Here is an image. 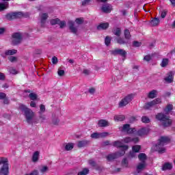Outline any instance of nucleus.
Instances as JSON below:
<instances>
[{
  "label": "nucleus",
  "instance_id": "f257e3e1",
  "mask_svg": "<svg viewBox=\"0 0 175 175\" xmlns=\"http://www.w3.org/2000/svg\"><path fill=\"white\" fill-rule=\"evenodd\" d=\"M19 109L21 111H23L27 124H32L35 122V112L32 109L23 104L19 106Z\"/></svg>",
  "mask_w": 175,
  "mask_h": 175
},
{
  "label": "nucleus",
  "instance_id": "f03ea898",
  "mask_svg": "<svg viewBox=\"0 0 175 175\" xmlns=\"http://www.w3.org/2000/svg\"><path fill=\"white\" fill-rule=\"evenodd\" d=\"M170 142V138L167 137H161L159 139V142L156 145V150L159 152V154H163V152H165L166 149L163 146H166L167 143Z\"/></svg>",
  "mask_w": 175,
  "mask_h": 175
},
{
  "label": "nucleus",
  "instance_id": "7ed1b4c3",
  "mask_svg": "<svg viewBox=\"0 0 175 175\" xmlns=\"http://www.w3.org/2000/svg\"><path fill=\"white\" fill-rule=\"evenodd\" d=\"M8 162V159L5 157H0V165H1L0 175L9 174V163Z\"/></svg>",
  "mask_w": 175,
  "mask_h": 175
},
{
  "label": "nucleus",
  "instance_id": "20e7f679",
  "mask_svg": "<svg viewBox=\"0 0 175 175\" xmlns=\"http://www.w3.org/2000/svg\"><path fill=\"white\" fill-rule=\"evenodd\" d=\"M156 118L157 120H158L159 121H161L162 124L164 126H170V125H172V120L170 118H169V116L159 113L156 116Z\"/></svg>",
  "mask_w": 175,
  "mask_h": 175
},
{
  "label": "nucleus",
  "instance_id": "39448f33",
  "mask_svg": "<svg viewBox=\"0 0 175 175\" xmlns=\"http://www.w3.org/2000/svg\"><path fill=\"white\" fill-rule=\"evenodd\" d=\"M112 145L113 147H117L118 148H122L120 152H119V157H122V155L125 154V151L128 150V146L124 145L121 141H116L113 142Z\"/></svg>",
  "mask_w": 175,
  "mask_h": 175
},
{
  "label": "nucleus",
  "instance_id": "423d86ee",
  "mask_svg": "<svg viewBox=\"0 0 175 175\" xmlns=\"http://www.w3.org/2000/svg\"><path fill=\"white\" fill-rule=\"evenodd\" d=\"M134 96L133 94H129L126 97H124L123 99H122L119 103V107H125L128 103L130 102H132V100L133 99Z\"/></svg>",
  "mask_w": 175,
  "mask_h": 175
},
{
  "label": "nucleus",
  "instance_id": "0eeeda50",
  "mask_svg": "<svg viewBox=\"0 0 175 175\" xmlns=\"http://www.w3.org/2000/svg\"><path fill=\"white\" fill-rule=\"evenodd\" d=\"M23 40V36L20 33H14L12 34V44H20Z\"/></svg>",
  "mask_w": 175,
  "mask_h": 175
},
{
  "label": "nucleus",
  "instance_id": "6e6552de",
  "mask_svg": "<svg viewBox=\"0 0 175 175\" xmlns=\"http://www.w3.org/2000/svg\"><path fill=\"white\" fill-rule=\"evenodd\" d=\"M49 18V14L47 13H42L40 14V25L42 28L46 27V21Z\"/></svg>",
  "mask_w": 175,
  "mask_h": 175
},
{
  "label": "nucleus",
  "instance_id": "1a4fd4ad",
  "mask_svg": "<svg viewBox=\"0 0 175 175\" xmlns=\"http://www.w3.org/2000/svg\"><path fill=\"white\" fill-rule=\"evenodd\" d=\"M24 16L23 12H12L11 14H8L6 15L7 20H14V18H20V17H23Z\"/></svg>",
  "mask_w": 175,
  "mask_h": 175
},
{
  "label": "nucleus",
  "instance_id": "9d476101",
  "mask_svg": "<svg viewBox=\"0 0 175 175\" xmlns=\"http://www.w3.org/2000/svg\"><path fill=\"white\" fill-rule=\"evenodd\" d=\"M161 103V98H156L152 101L148 102L144 105L145 109H151L152 106H155V105H158Z\"/></svg>",
  "mask_w": 175,
  "mask_h": 175
},
{
  "label": "nucleus",
  "instance_id": "9b49d317",
  "mask_svg": "<svg viewBox=\"0 0 175 175\" xmlns=\"http://www.w3.org/2000/svg\"><path fill=\"white\" fill-rule=\"evenodd\" d=\"M121 131L123 132H126L127 133H136V129H131V125L129 124H124L123 125Z\"/></svg>",
  "mask_w": 175,
  "mask_h": 175
},
{
  "label": "nucleus",
  "instance_id": "f8f14e48",
  "mask_svg": "<svg viewBox=\"0 0 175 175\" xmlns=\"http://www.w3.org/2000/svg\"><path fill=\"white\" fill-rule=\"evenodd\" d=\"M148 132H150V129L144 127L138 130L136 133V135L137 136H146V135H148Z\"/></svg>",
  "mask_w": 175,
  "mask_h": 175
},
{
  "label": "nucleus",
  "instance_id": "ddd939ff",
  "mask_svg": "<svg viewBox=\"0 0 175 175\" xmlns=\"http://www.w3.org/2000/svg\"><path fill=\"white\" fill-rule=\"evenodd\" d=\"M174 77V72L170 71L167 74V77L164 78L165 81H166L168 84H170V83H173V79Z\"/></svg>",
  "mask_w": 175,
  "mask_h": 175
},
{
  "label": "nucleus",
  "instance_id": "4468645a",
  "mask_svg": "<svg viewBox=\"0 0 175 175\" xmlns=\"http://www.w3.org/2000/svg\"><path fill=\"white\" fill-rule=\"evenodd\" d=\"M140 148H142V146L139 145H135L132 147V152H130L129 157L131 158H133L136 157V152H139L140 151Z\"/></svg>",
  "mask_w": 175,
  "mask_h": 175
},
{
  "label": "nucleus",
  "instance_id": "2eb2a0df",
  "mask_svg": "<svg viewBox=\"0 0 175 175\" xmlns=\"http://www.w3.org/2000/svg\"><path fill=\"white\" fill-rule=\"evenodd\" d=\"M101 10L103 13H110L113 10V8L110 4H104L101 8Z\"/></svg>",
  "mask_w": 175,
  "mask_h": 175
},
{
  "label": "nucleus",
  "instance_id": "dca6fc26",
  "mask_svg": "<svg viewBox=\"0 0 175 175\" xmlns=\"http://www.w3.org/2000/svg\"><path fill=\"white\" fill-rule=\"evenodd\" d=\"M112 54L113 55H122V57H125L126 55V51L124 49H115L112 51Z\"/></svg>",
  "mask_w": 175,
  "mask_h": 175
},
{
  "label": "nucleus",
  "instance_id": "f3484780",
  "mask_svg": "<svg viewBox=\"0 0 175 175\" xmlns=\"http://www.w3.org/2000/svg\"><path fill=\"white\" fill-rule=\"evenodd\" d=\"M98 125L100 128H105V126H109L110 123H109V121L102 119L98 120Z\"/></svg>",
  "mask_w": 175,
  "mask_h": 175
},
{
  "label": "nucleus",
  "instance_id": "a211bd4d",
  "mask_svg": "<svg viewBox=\"0 0 175 175\" xmlns=\"http://www.w3.org/2000/svg\"><path fill=\"white\" fill-rule=\"evenodd\" d=\"M69 28L72 33H77V27H75V22L70 21H68Z\"/></svg>",
  "mask_w": 175,
  "mask_h": 175
},
{
  "label": "nucleus",
  "instance_id": "6ab92c4d",
  "mask_svg": "<svg viewBox=\"0 0 175 175\" xmlns=\"http://www.w3.org/2000/svg\"><path fill=\"white\" fill-rule=\"evenodd\" d=\"M123 142H124V143H131V142H133V143H139V137L132 138L127 137L123 139Z\"/></svg>",
  "mask_w": 175,
  "mask_h": 175
},
{
  "label": "nucleus",
  "instance_id": "aec40b11",
  "mask_svg": "<svg viewBox=\"0 0 175 175\" xmlns=\"http://www.w3.org/2000/svg\"><path fill=\"white\" fill-rule=\"evenodd\" d=\"M88 144H90V141L88 140L79 141L77 143V147H79V148H81L83 147H87Z\"/></svg>",
  "mask_w": 175,
  "mask_h": 175
},
{
  "label": "nucleus",
  "instance_id": "412c9836",
  "mask_svg": "<svg viewBox=\"0 0 175 175\" xmlns=\"http://www.w3.org/2000/svg\"><path fill=\"white\" fill-rule=\"evenodd\" d=\"M118 155H120V152L109 154L108 156H107V161H114V159H116V158H117L118 157H121Z\"/></svg>",
  "mask_w": 175,
  "mask_h": 175
},
{
  "label": "nucleus",
  "instance_id": "4be33fe9",
  "mask_svg": "<svg viewBox=\"0 0 175 175\" xmlns=\"http://www.w3.org/2000/svg\"><path fill=\"white\" fill-rule=\"evenodd\" d=\"M157 94L158 92L155 90H153L148 93V98H149L150 99H154V98H157Z\"/></svg>",
  "mask_w": 175,
  "mask_h": 175
},
{
  "label": "nucleus",
  "instance_id": "5701e85b",
  "mask_svg": "<svg viewBox=\"0 0 175 175\" xmlns=\"http://www.w3.org/2000/svg\"><path fill=\"white\" fill-rule=\"evenodd\" d=\"M40 152H39V151H36L32 156V161L34 163L38 162V161H39V155H40Z\"/></svg>",
  "mask_w": 175,
  "mask_h": 175
},
{
  "label": "nucleus",
  "instance_id": "b1692460",
  "mask_svg": "<svg viewBox=\"0 0 175 175\" xmlns=\"http://www.w3.org/2000/svg\"><path fill=\"white\" fill-rule=\"evenodd\" d=\"M144 167H146V162L139 163L137 166V170L138 173H139V172H142V170H143Z\"/></svg>",
  "mask_w": 175,
  "mask_h": 175
},
{
  "label": "nucleus",
  "instance_id": "393cba45",
  "mask_svg": "<svg viewBox=\"0 0 175 175\" xmlns=\"http://www.w3.org/2000/svg\"><path fill=\"white\" fill-rule=\"evenodd\" d=\"M150 25L152 27H157V25H159V18H154L152 19L150 21Z\"/></svg>",
  "mask_w": 175,
  "mask_h": 175
},
{
  "label": "nucleus",
  "instance_id": "a878e982",
  "mask_svg": "<svg viewBox=\"0 0 175 175\" xmlns=\"http://www.w3.org/2000/svg\"><path fill=\"white\" fill-rule=\"evenodd\" d=\"M114 121H124L125 120V116L124 115H116L113 118Z\"/></svg>",
  "mask_w": 175,
  "mask_h": 175
},
{
  "label": "nucleus",
  "instance_id": "bb28decb",
  "mask_svg": "<svg viewBox=\"0 0 175 175\" xmlns=\"http://www.w3.org/2000/svg\"><path fill=\"white\" fill-rule=\"evenodd\" d=\"M173 167V165L170 163H166L163 165L162 170H170Z\"/></svg>",
  "mask_w": 175,
  "mask_h": 175
},
{
  "label": "nucleus",
  "instance_id": "cd10ccee",
  "mask_svg": "<svg viewBox=\"0 0 175 175\" xmlns=\"http://www.w3.org/2000/svg\"><path fill=\"white\" fill-rule=\"evenodd\" d=\"M74 147H75V144L68 143L65 146V150L66 151H70V150H73Z\"/></svg>",
  "mask_w": 175,
  "mask_h": 175
},
{
  "label": "nucleus",
  "instance_id": "c85d7f7f",
  "mask_svg": "<svg viewBox=\"0 0 175 175\" xmlns=\"http://www.w3.org/2000/svg\"><path fill=\"white\" fill-rule=\"evenodd\" d=\"M107 28H109V23H100L97 27V29H107Z\"/></svg>",
  "mask_w": 175,
  "mask_h": 175
},
{
  "label": "nucleus",
  "instance_id": "c756f323",
  "mask_svg": "<svg viewBox=\"0 0 175 175\" xmlns=\"http://www.w3.org/2000/svg\"><path fill=\"white\" fill-rule=\"evenodd\" d=\"M138 158L141 162H146V159H147V155L144 153H140L138 155Z\"/></svg>",
  "mask_w": 175,
  "mask_h": 175
},
{
  "label": "nucleus",
  "instance_id": "7c9ffc66",
  "mask_svg": "<svg viewBox=\"0 0 175 175\" xmlns=\"http://www.w3.org/2000/svg\"><path fill=\"white\" fill-rule=\"evenodd\" d=\"M9 8V3H0V10H5V9H8Z\"/></svg>",
  "mask_w": 175,
  "mask_h": 175
},
{
  "label": "nucleus",
  "instance_id": "2f4dec72",
  "mask_svg": "<svg viewBox=\"0 0 175 175\" xmlns=\"http://www.w3.org/2000/svg\"><path fill=\"white\" fill-rule=\"evenodd\" d=\"M17 53V50L12 49V50H8L5 51V55H14Z\"/></svg>",
  "mask_w": 175,
  "mask_h": 175
},
{
  "label": "nucleus",
  "instance_id": "473e14b6",
  "mask_svg": "<svg viewBox=\"0 0 175 175\" xmlns=\"http://www.w3.org/2000/svg\"><path fill=\"white\" fill-rule=\"evenodd\" d=\"M167 65H169V59H163L161 62V66L162 68H165Z\"/></svg>",
  "mask_w": 175,
  "mask_h": 175
},
{
  "label": "nucleus",
  "instance_id": "72a5a7b5",
  "mask_svg": "<svg viewBox=\"0 0 175 175\" xmlns=\"http://www.w3.org/2000/svg\"><path fill=\"white\" fill-rule=\"evenodd\" d=\"M90 173L88 168H84L82 171L79 172L77 175H87Z\"/></svg>",
  "mask_w": 175,
  "mask_h": 175
},
{
  "label": "nucleus",
  "instance_id": "f704fd0d",
  "mask_svg": "<svg viewBox=\"0 0 175 175\" xmlns=\"http://www.w3.org/2000/svg\"><path fill=\"white\" fill-rule=\"evenodd\" d=\"M44 111H46V106H44V105L41 104L40 105V111L38 112V114H44Z\"/></svg>",
  "mask_w": 175,
  "mask_h": 175
},
{
  "label": "nucleus",
  "instance_id": "c9c22d12",
  "mask_svg": "<svg viewBox=\"0 0 175 175\" xmlns=\"http://www.w3.org/2000/svg\"><path fill=\"white\" fill-rule=\"evenodd\" d=\"M90 137L92 139H100V133H93L91 134Z\"/></svg>",
  "mask_w": 175,
  "mask_h": 175
},
{
  "label": "nucleus",
  "instance_id": "e433bc0d",
  "mask_svg": "<svg viewBox=\"0 0 175 175\" xmlns=\"http://www.w3.org/2000/svg\"><path fill=\"white\" fill-rule=\"evenodd\" d=\"M29 98H30L31 100H36V99H38V95L35 93H30L29 94Z\"/></svg>",
  "mask_w": 175,
  "mask_h": 175
},
{
  "label": "nucleus",
  "instance_id": "4c0bfd02",
  "mask_svg": "<svg viewBox=\"0 0 175 175\" xmlns=\"http://www.w3.org/2000/svg\"><path fill=\"white\" fill-rule=\"evenodd\" d=\"M39 120L41 123L46 121V116L44 113H39Z\"/></svg>",
  "mask_w": 175,
  "mask_h": 175
},
{
  "label": "nucleus",
  "instance_id": "58836bf2",
  "mask_svg": "<svg viewBox=\"0 0 175 175\" xmlns=\"http://www.w3.org/2000/svg\"><path fill=\"white\" fill-rule=\"evenodd\" d=\"M171 110H173V105L169 104L167 105V107L164 109V111H165V113H169V111H171Z\"/></svg>",
  "mask_w": 175,
  "mask_h": 175
},
{
  "label": "nucleus",
  "instance_id": "ea45409f",
  "mask_svg": "<svg viewBox=\"0 0 175 175\" xmlns=\"http://www.w3.org/2000/svg\"><path fill=\"white\" fill-rule=\"evenodd\" d=\"M124 36H125V39H127V40L131 39V33L129 32V30L128 29L124 30Z\"/></svg>",
  "mask_w": 175,
  "mask_h": 175
},
{
  "label": "nucleus",
  "instance_id": "a19ab883",
  "mask_svg": "<svg viewBox=\"0 0 175 175\" xmlns=\"http://www.w3.org/2000/svg\"><path fill=\"white\" fill-rule=\"evenodd\" d=\"M116 40L117 43H118L119 44H125V43H128V41H125L121 38H117Z\"/></svg>",
  "mask_w": 175,
  "mask_h": 175
},
{
  "label": "nucleus",
  "instance_id": "79ce46f5",
  "mask_svg": "<svg viewBox=\"0 0 175 175\" xmlns=\"http://www.w3.org/2000/svg\"><path fill=\"white\" fill-rule=\"evenodd\" d=\"M114 35L116 36H121V29L120 28H116L114 29L113 31Z\"/></svg>",
  "mask_w": 175,
  "mask_h": 175
},
{
  "label": "nucleus",
  "instance_id": "37998d69",
  "mask_svg": "<svg viewBox=\"0 0 175 175\" xmlns=\"http://www.w3.org/2000/svg\"><path fill=\"white\" fill-rule=\"evenodd\" d=\"M51 25H55L57 24H59V18H55V19H52L50 21Z\"/></svg>",
  "mask_w": 175,
  "mask_h": 175
},
{
  "label": "nucleus",
  "instance_id": "c03bdc74",
  "mask_svg": "<svg viewBox=\"0 0 175 175\" xmlns=\"http://www.w3.org/2000/svg\"><path fill=\"white\" fill-rule=\"evenodd\" d=\"M142 121L145 124H148L150 122V118H148V117L147 116H143L142 118Z\"/></svg>",
  "mask_w": 175,
  "mask_h": 175
},
{
  "label": "nucleus",
  "instance_id": "a18cd8bd",
  "mask_svg": "<svg viewBox=\"0 0 175 175\" xmlns=\"http://www.w3.org/2000/svg\"><path fill=\"white\" fill-rule=\"evenodd\" d=\"M58 25H59L60 28H65V27H66V22H65V21H59Z\"/></svg>",
  "mask_w": 175,
  "mask_h": 175
},
{
  "label": "nucleus",
  "instance_id": "49530a36",
  "mask_svg": "<svg viewBox=\"0 0 175 175\" xmlns=\"http://www.w3.org/2000/svg\"><path fill=\"white\" fill-rule=\"evenodd\" d=\"M88 163L92 167H95L96 166V163H95V161H94L92 159L89 160Z\"/></svg>",
  "mask_w": 175,
  "mask_h": 175
},
{
  "label": "nucleus",
  "instance_id": "de8ad7c7",
  "mask_svg": "<svg viewBox=\"0 0 175 175\" xmlns=\"http://www.w3.org/2000/svg\"><path fill=\"white\" fill-rule=\"evenodd\" d=\"M111 42V39H110V37L107 36L105 40V43L106 44V46H109V44H110Z\"/></svg>",
  "mask_w": 175,
  "mask_h": 175
},
{
  "label": "nucleus",
  "instance_id": "09e8293b",
  "mask_svg": "<svg viewBox=\"0 0 175 175\" xmlns=\"http://www.w3.org/2000/svg\"><path fill=\"white\" fill-rule=\"evenodd\" d=\"M49 170V167L47 166H42V167L40 169L41 173H46Z\"/></svg>",
  "mask_w": 175,
  "mask_h": 175
},
{
  "label": "nucleus",
  "instance_id": "8fccbe9b",
  "mask_svg": "<svg viewBox=\"0 0 175 175\" xmlns=\"http://www.w3.org/2000/svg\"><path fill=\"white\" fill-rule=\"evenodd\" d=\"M52 63L53 64V65H57V64H58V58H57V57L55 56L52 57Z\"/></svg>",
  "mask_w": 175,
  "mask_h": 175
},
{
  "label": "nucleus",
  "instance_id": "3c124183",
  "mask_svg": "<svg viewBox=\"0 0 175 175\" xmlns=\"http://www.w3.org/2000/svg\"><path fill=\"white\" fill-rule=\"evenodd\" d=\"M106 136H109V133L107 132L100 133V138L106 137Z\"/></svg>",
  "mask_w": 175,
  "mask_h": 175
},
{
  "label": "nucleus",
  "instance_id": "603ef678",
  "mask_svg": "<svg viewBox=\"0 0 175 175\" xmlns=\"http://www.w3.org/2000/svg\"><path fill=\"white\" fill-rule=\"evenodd\" d=\"M133 44L134 47H140V46H142V43L137 41H135Z\"/></svg>",
  "mask_w": 175,
  "mask_h": 175
},
{
  "label": "nucleus",
  "instance_id": "864d4df0",
  "mask_svg": "<svg viewBox=\"0 0 175 175\" xmlns=\"http://www.w3.org/2000/svg\"><path fill=\"white\" fill-rule=\"evenodd\" d=\"M10 73H11V75H17V70L14 68H10Z\"/></svg>",
  "mask_w": 175,
  "mask_h": 175
},
{
  "label": "nucleus",
  "instance_id": "5fc2aeb1",
  "mask_svg": "<svg viewBox=\"0 0 175 175\" xmlns=\"http://www.w3.org/2000/svg\"><path fill=\"white\" fill-rule=\"evenodd\" d=\"M53 125H58V124H59V119L58 118L53 119Z\"/></svg>",
  "mask_w": 175,
  "mask_h": 175
},
{
  "label": "nucleus",
  "instance_id": "6e6d98bb",
  "mask_svg": "<svg viewBox=\"0 0 175 175\" xmlns=\"http://www.w3.org/2000/svg\"><path fill=\"white\" fill-rule=\"evenodd\" d=\"M90 2H91V0H84L83 1H82V5L83 6H85L88 5V3H90Z\"/></svg>",
  "mask_w": 175,
  "mask_h": 175
},
{
  "label": "nucleus",
  "instance_id": "4d7b16f0",
  "mask_svg": "<svg viewBox=\"0 0 175 175\" xmlns=\"http://www.w3.org/2000/svg\"><path fill=\"white\" fill-rule=\"evenodd\" d=\"M88 91H89V93L91 94V95H94V94H95L96 90L94 88H90Z\"/></svg>",
  "mask_w": 175,
  "mask_h": 175
},
{
  "label": "nucleus",
  "instance_id": "13d9d810",
  "mask_svg": "<svg viewBox=\"0 0 175 175\" xmlns=\"http://www.w3.org/2000/svg\"><path fill=\"white\" fill-rule=\"evenodd\" d=\"M144 61H146L148 62V61H151V56L150 55H146L144 57Z\"/></svg>",
  "mask_w": 175,
  "mask_h": 175
},
{
  "label": "nucleus",
  "instance_id": "bf43d9fd",
  "mask_svg": "<svg viewBox=\"0 0 175 175\" xmlns=\"http://www.w3.org/2000/svg\"><path fill=\"white\" fill-rule=\"evenodd\" d=\"M57 74L59 75V76H64V75L65 74V71L64 70H59L57 71Z\"/></svg>",
  "mask_w": 175,
  "mask_h": 175
},
{
  "label": "nucleus",
  "instance_id": "052dcab7",
  "mask_svg": "<svg viewBox=\"0 0 175 175\" xmlns=\"http://www.w3.org/2000/svg\"><path fill=\"white\" fill-rule=\"evenodd\" d=\"M75 22L77 23V24H83V18H77L75 20Z\"/></svg>",
  "mask_w": 175,
  "mask_h": 175
},
{
  "label": "nucleus",
  "instance_id": "680f3d73",
  "mask_svg": "<svg viewBox=\"0 0 175 175\" xmlns=\"http://www.w3.org/2000/svg\"><path fill=\"white\" fill-rule=\"evenodd\" d=\"M16 57L14 56H10L9 57V61H10V62H14V61H16Z\"/></svg>",
  "mask_w": 175,
  "mask_h": 175
},
{
  "label": "nucleus",
  "instance_id": "e2e57ef3",
  "mask_svg": "<svg viewBox=\"0 0 175 175\" xmlns=\"http://www.w3.org/2000/svg\"><path fill=\"white\" fill-rule=\"evenodd\" d=\"M6 98V94L5 93L0 92V99H4Z\"/></svg>",
  "mask_w": 175,
  "mask_h": 175
},
{
  "label": "nucleus",
  "instance_id": "0e129e2a",
  "mask_svg": "<svg viewBox=\"0 0 175 175\" xmlns=\"http://www.w3.org/2000/svg\"><path fill=\"white\" fill-rule=\"evenodd\" d=\"M110 144V141H105L102 143V146L104 147V146H109Z\"/></svg>",
  "mask_w": 175,
  "mask_h": 175
},
{
  "label": "nucleus",
  "instance_id": "69168bd1",
  "mask_svg": "<svg viewBox=\"0 0 175 175\" xmlns=\"http://www.w3.org/2000/svg\"><path fill=\"white\" fill-rule=\"evenodd\" d=\"M166 14H167L166 11H163V12H161V18H165V17H166Z\"/></svg>",
  "mask_w": 175,
  "mask_h": 175
},
{
  "label": "nucleus",
  "instance_id": "338daca9",
  "mask_svg": "<svg viewBox=\"0 0 175 175\" xmlns=\"http://www.w3.org/2000/svg\"><path fill=\"white\" fill-rule=\"evenodd\" d=\"M0 80H5V75L2 72H0Z\"/></svg>",
  "mask_w": 175,
  "mask_h": 175
},
{
  "label": "nucleus",
  "instance_id": "774afa93",
  "mask_svg": "<svg viewBox=\"0 0 175 175\" xmlns=\"http://www.w3.org/2000/svg\"><path fill=\"white\" fill-rule=\"evenodd\" d=\"M83 73H84V75H89L90 70H83Z\"/></svg>",
  "mask_w": 175,
  "mask_h": 175
}]
</instances>
